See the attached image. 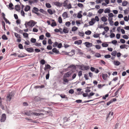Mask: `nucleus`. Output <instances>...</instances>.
I'll return each instance as SVG.
<instances>
[{"label": "nucleus", "instance_id": "1", "mask_svg": "<svg viewBox=\"0 0 129 129\" xmlns=\"http://www.w3.org/2000/svg\"><path fill=\"white\" fill-rule=\"evenodd\" d=\"M39 10L36 7H34L33 8V10H32V12L36 14L39 17H41L42 16V14H41L37 13L39 11Z\"/></svg>", "mask_w": 129, "mask_h": 129}, {"label": "nucleus", "instance_id": "2", "mask_svg": "<svg viewBox=\"0 0 129 129\" xmlns=\"http://www.w3.org/2000/svg\"><path fill=\"white\" fill-rule=\"evenodd\" d=\"M74 73V71L72 70H71L67 73H65L63 75L64 77H68Z\"/></svg>", "mask_w": 129, "mask_h": 129}, {"label": "nucleus", "instance_id": "3", "mask_svg": "<svg viewBox=\"0 0 129 129\" xmlns=\"http://www.w3.org/2000/svg\"><path fill=\"white\" fill-rule=\"evenodd\" d=\"M14 93L13 92H9L8 94L7 98L8 99H9V101H10L12 99V98L14 96Z\"/></svg>", "mask_w": 129, "mask_h": 129}, {"label": "nucleus", "instance_id": "4", "mask_svg": "<svg viewBox=\"0 0 129 129\" xmlns=\"http://www.w3.org/2000/svg\"><path fill=\"white\" fill-rule=\"evenodd\" d=\"M27 24L28 26L32 27L35 25V23L33 20H31L27 23Z\"/></svg>", "mask_w": 129, "mask_h": 129}, {"label": "nucleus", "instance_id": "5", "mask_svg": "<svg viewBox=\"0 0 129 129\" xmlns=\"http://www.w3.org/2000/svg\"><path fill=\"white\" fill-rule=\"evenodd\" d=\"M78 66L80 67V69L82 70H83V69L82 68H84V70H87L89 69V66H85L83 65H78Z\"/></svg>", "mask_w": 129, "mask_h": 129}, {"label": "nucleus", "instance_id": "6", "mask_svg": "<svg viewBox=\"0 0 129 129\" xmlns=\"http://www.w3.org/2000/svg\"><path fill=\"white\" fill-rule=\"evenodd\" d=\"M6 115L5 114H2L1 118V122H4L6 120Z\"/></svg>", "mask_w": 129, "mask_h": 129}, {"label": "nucleus", "instance_id": "7", "mask_svg": "<svg viewBox=\"0 0 129 129\" xmlns=\"http://www.w3.org/2000/svg\"><path fill=\"white\" fill-rule=\"evenodd\" d=\"M25 49L29 52L31 53L34 52V49L32 47L30 48H25Z\"/></svg>", "mask_w": 129, "mask_h": 129}, {"label": "nucleus", "instance_id": "8", "mask_svg": "<svg viewBox=\"0 0 129 129\" xmlns=\"http://www.w3.org/2000/svg\"><path fill=\"white\" fill-rule=\"evenodd\" d=\"M54 4L57 7H61L62 5V3H60L58 2H55L54 3Z\"/></svg>", "mask_w": 129, "mask_h": 129}, {"label": "nucleus", "instance_id": "9", "mask_svg": "<svg viewBox=\"0 0 129 129\" xmlns=\"http://www.w3.org/2000/svg\"><path fill=\"white\" fill-rule=\"evenodd\" d=\"M95 22V19L94 18H92L91 19V21L89 22V25L90 26L92 25Z\"/></svg>", "mask_w": 129, "mask_h": 129}, {"label": "nucleus", "instance_id": "10", "mask_svg": "<svg viewBox=\"0 0 129 129\" xmlns=\"http://www.w3.org/2000/svg\"><path fill=\"white\" fill-rule=\"evenodd\" d=\"M69 28L67 27H64L62 30L63 33H64L65 34L68 33L69 31Z\"/></svg>", "mask_w": 129, "mask_h": 129}, {"label": "nucleus", "instance_id": "11", "mask_svg": "<svg viewBox=\"0 0 129 129\" xmlns=\"http://www.w3.org/2000/svg\"><path fill=\"white\" fill-rule=\"evenodd\" d=\"M52 51L53 52L55 53L56 54H60L59 51L56 48H53L52 49Z\"/></svg>", "mask_w": 129, "mask_h": 129}, {"label": "nucleus", "instance_id": "12", "mask_svg": "<svg viewBox=\"0 0 129 129\" xmlns=\"http://www.w3.org/2000/svg\"><path fill=\"white\" fill-rule=\"evenodd\" d=\"M85 46L87 47L88 48L90 47H91L92 46V44L88 42H86L84 43Z\"/></svg>", "mask_w": 129, "mask_h": 129}, {"label": "nucleus", "instance_id": "13", "mask_svg": "<svg viewBox=\"0 0 129 129\" xmlns=\"http://www.w3.org/2000/svg\"><path fill=\"white\" fill-rule=\"evenodd\" d=\"M32 112L31 111H27L25 113V114L28 116H30L31 115H32Z\"/></svg>", "mask_w": 129, "mask_h": 129}, {"label": "nucleus", "instance_id": "14", "mask_svg": "<svg viewBox=\"0 0 129 129\" xmlns=\"http://www.w3.org/2000/svg\"><path fill=\"white\" fill-rule=\"evenodd\" d=\"M43 114L42 113H37L32 112V115H34L37 116H39L41 115H43Z\"/></svg>", "mask_w": 129, "mask_h": 129}, {"label": "nucleus", "instance_id": "15", "mask_svg": "<svg viewBox=\"0 0 129 129\" xmlns=\"http://www.w3.org/2000/svg\"><path fill=\"white\" fill-rule=\"evenodd\" d=\"M30 8V7L29 5H26L24 9L25 12H27L29 10Z\"/></svg>", "mask_w": 129, "mask_h": 129}, {"label": "nucleus", "instance_id": "16", "mask_svg": "<svg viewBox=\"0 0 129 129\" xmlns=\"http://www.w3.org/2000/svg\"><path fill=\"white\" fill-rule=\"evenodd\" d=\"M51 67L48 64L45 65V67L44 68L45 71H46V70L50 69Z\"/></svg>", "mask_w": 129, "mask_h": 129}, {"label": "nucleus", "instance_id": "17", "mask_svg": "<svg viewBox=\"0 0 129 129\" xmlns=\"http://www.w3.org/2000/svg\"><path fill=\"white\" fill-rule=\"evenodd\" d=\"M82 43V41L81 40H79L75 41L74 42V44L79 45L81 44Z\"/></svg>", "mask_w": 129, "mask_h": 129}, {"label": "nucleus", "instance_id": "18", "mask_svg": "<svg viewBox=\"0 0 129 129\" xmlns=\"http://www.w3.org/2000/svg\"><path fill=\"white\" fill-rule=\"evenodd\" d=\"M113 63L115 65L117 66H119L120 64V62L118 61H114L113 62Z\"/></svg>", "mask_w": 129, "mask_h": 129}, {"label": "nucleus", "instance_id": "19", "mask_svg": "<svg viewBox=\"0 0 129 129\" xmlns=\"http://www.w3.org/2000/svg\"><path fill=\"white\" fill-rule=\"evenodd\" d=\"M112 19H113L112 18H111V19H109V17L108 19V20L109 21L110 24L111 26H112L113 25V22L112 20Z\"/></svg>", "mask_w": 129, "mask_h": 129}, {"label": "nucleus", "instance_id": "20", "mask_svg": "<svg viewBox=\"0 0 129 129\" xmlns=\"http://www.w3.org/2000/svg\"><path fill=\"white\" fill-rule=\"evenodd\" d=\"M44 87V86L43 85L41 86H36L34 87V88L35 89H37L38 88H41Z\"/></svg>", "mask_w": 129, "mask_h": 129}, {"label": "nucleus", "instance_id": "21", "mask_svg": "<svg viewBox=\"0 0 129 129\" xmlns=\"http://www.w3.org/2000/svg\"><path fill=\"white\" fill-rule=\"evenodd\" d=\"M52 21H54V22H52L51 24V26L52 27H54L56 25V22H55V21L54 20L52 19L51 20Z\"/></svg>", "mask_w": 129, "mask_h": 129}, {"label": "nucleus", "instance_id": "22", "mask_svg": "<svg viewBox=\"0 0 129 129\" xmlns=\"http://www.w3.org/2000/svg\"><path fill=\"white\" fill-rule=\"evenodd\" d=\"M128 3L127 1H124L122 3V6H125L127 5Z\"/></svg>", "mask_w": 129, "mask_h": 129}, {"label": "nucleus", "instance_id": "23", "mask_svg": "<svg viewBox=\"0 0 129 129\" xmlns=\"http://www.w3.org/2000/svg\"><path fill=\"white\" fill-rule=\"evenodd\" d=\"M15 8L17 11H18L20 10V7L19 5H16L15 6Z\"/></svg>", "mask_w": 129, "mask_h": 129}, {"label": "nucleus", "instance_id": "24", "mask_svg": "<svg viewBox=\"0 0 129 129\" xmlns=\"http://www.w3.org/2000/svg\"><path fill=\"white\" fill-rule=\"evenodd\" d=\"M75 50H72L70 52H69V53H71V54H68V55H69L70 56H72L73 55H74L75 54Z\"/></svg>", "mask_w": 129, "mask_h": 129}, {"label": "nucleus", "instance_id": "25", "mask_svg": "<svg viewBox=\"0 0 129 129\" xmlns=\"http://www.w3.org/2000/svg\"><path fill=\"white\" fill-rule=\"evenodd\" d=\"M101 20L103 22H105L107 20V18L105 16H103L101 17Z\"/></svg>", "mask_w": 129, "mask_h": 129}, {"label": "nucleus", "instance_id": "26", "mask_svg": "<svg viewBox=\"0 0 129 129\" xmlns=\"http://www.w3.org/2000/svg\"><path fill=\"white\" fill-rule=\"evenodd\" d=\"M62 16L63 17L67 18L68 14L66 12H64L62 14Z\"/></svg>", "mask_w": 129, "mask_h": 129}, {"label": "nucleus", "instance_id": "27", "mask_svg": "<svg viewBox=\"0 0 129 129\" xmlns=\"http://www.w3.org/2000/svg\"><path fill=\"white\" fill-rule=\"evenodd\" d=\"M2 25H3V28H4V29L5 30H6V29L5 28V22L3 21H2Z\"/></svg>", "mask_w": 129, "mask_h": 129}, {"label": "nucleus", "instance_id": "28", "mask_svg": "<svg viewBox=\"0 0 129 129\" xmlns=\"http://www.w3.org/2000/svg\"><path fill=\"white\" fill-rule=\"evenodd\" d=\"M9 7L10 8V10H13L14 9V8L12 7L13 6V5L12 3H11L9 5Z\"/></svg>", "mask_w": 129, "mask_h": 129}, {"label": "nucleus", "instance_id": "29", "mask_svg": "<svg viewBox=\"0 0 129 129\" xmlns=\"http://www.w3.org/2000/svg\"><path fill=\"white\" fill-rule=\"evenodd\" d=\"M14 35L15 37L17 38H21L20 35L16 33H14Z\"/></svg>", "mask_w": 129, "mask_h": 129}, {"label": "nucleus", "instance_id": "30", "mask_svg": "<svg viewBox=\"0 0 129 129\" xmlns=\"http://www.w3.org/2000/svg\"><path fill=\"white\" fill-rule=\"evenodd\" d=\"M128 45H126L125 44H123L121 45H120V49H122L125 48L126 46H127Z\"/></svg>", "mask_w": 129, "mask_h": 129}, {"label": "nucleus", "instance_id": "31", "mask_svg": "<svg viewBox=\"0 0 129 129\" xmlns=\"http://www.w3.org/2000/svg\"><path fill=\"white\" fill-rule=\"evenodd\" d=\"M2 38L4 40H7L8 39V38L5 35H4L2 36Z\"/></svg>", "mask_w": 129, "mask_h": 129}, {"label": "nucleus", "instance_id": "32", "mask_svg": "<svg viewBox=\"0 0 129 129\" xmlns=\"http://www.w3.org/2000/svg\"><path fill=\"white\" fill-rule=\"evenodd\" d=\"M78 29V28L75 26H74L72 28V31H73L76 30Z\"/></svg>", "mask_w": 129, "mask_h": 129}, {"label": "nucleus", "instance_id": "33", "mask_svg": "<svg viewBox=\"0 0 129 129\" xmlns=\"http://www.w3.org/2000/svg\"><path fill=\"white\" fill-rule=\"evenodd\" d=\"M91 31L89 30H88L85 32V34L87 35H89L91 34Z\"/></svg>", "mask_w": 129, "mask_h": 129}, {"label": "nucleus", "instance_id": "34", "mask_svg": "<svg viewBox=\"0 0 129 129\" xmlns=\"http://www.w3.org/2000/svg\"><path fill=\"white\" fill-rule=\"evenodd\" d=\"M110 10L109 9L107 8L104 11V13H110Z\"/></svg>", "mask_w": 129, "mask_h": 129}, {"label": "nucleus", "instance_id": "35", "mask_svg": "<svg viewBox=\"0 0 129 129\" xmlns=\"http://www.w3.org/2000/svg\"><path fill=\"white\" fill-rule=\"evenodd\" d=\"M47 12L50 15H52L53 14L52 11L51 9H48L47 10Z\"/></svg>", "mask_w": 129, "mask_h": 129}, {"label": "nucleus", "instance_id": "36", "mask_svg": "<svg viewBox=\"0 0 129 129\" xmlns=\"http://www.w3.org/2000/svg\"><path fill=\"white\" fill-rule=\"evenodd\" d=\"M71 23L69 21H67L66 22L65 25L68 27H69L71 25Z\"/></svg>", "mask_w": 129, "mask_h": 129}, {"label": "nucleus", "instance_id": "37", "mask_svg": "<svg viewBox=\"0 0 129 129\" xmlns=\"http://www.w3.org/2000/svg\"><path fill=\"white\" fill-rule=\"evenodd\" d=\"M30 41L32 43H35L36 42V39L35 38H31L30 39Z\"/></svg>", "mask_w": 129, "mask_h": 129}, {"label": "nucleus", "instance_id": "38", "mask_svg": "<svg viewBox=\"0 0 129 129\" xmlns=\"http://www.w3.org/2000/svg\"><path fill=\"white\" fill-rule=\"evenodd\" d=\"M100 34H94L93 35V36L94 38H97L99 37V38H100V37L99 35Z\"/></svg>", "mask_w": 129, "mask_h": 129}, {"label": "nucleus", "instance_id": "39", "mask_svg": "<svg viewBox=\"0 0 129 129\" xmlns=\"http://www.w3.org/2000/svg\"><path fill=\"white\" fill-rule=\"evenodd\" d=\"M46 7L48 8H50L51 7V5L49 3H46Z\"/></svg>", "mask_w": 129, "mask_h": 129}, {"label": "nucleus", "instance_id": "40", "mask_svg": "<svg viewBox=\"0 0 129 129\" xmlns=\"http://www.w3.org/2000/svg\"><path fill=\"white\" fill-rule=\"evenodd\" d=\"M63 81L64 82L66 83H68V80L66 78L64 77H63Z\"/></svg>", "mask_w": 129, "mask_h": 129}, {"label": "nucleus", "instance_id": "41", "mask_svg": "<svg viewBox=\"0 0 129 129\" xmlns=\"http://www.w3.org/2000/svg\"><path fill=\"white\" fill-rule=\"evenodd\" d=\"M102 45L103 47H106L108 46V44H107L104 43L102 44Z\"/></svg>", "mask_w": 129, "mask_h": 129}, {"label": "nucleus", "instance_id": "42", "mask_svg": "<svg viewBox=\"0 0 129 129\" xmlns=\"http://www.w3.org/2000/svg\"><path fill=\"white\" fill-rule=\"evenodd\" d=\"M58 21L60 23H61L62 22V20L61 17H59L58 18Z\"/></svg>", "mask_w": 129, "mask_h": 129}, {"label": "nucleus", "instance_id": "43", "mask_svg": "<svg viewBox=\"0 0 129 129\" xmlns=\"http://www.w3.org/2000/svg\"><path fill=\"white\" fill-rule=\"evenodd\" d=\"M116 53H117V51H113L112 52V53H111V54L112 55L114 56H116Z\"/></svg>", "mask_w": 129, "mask_h": 129}, {"label": "nucleus", "instance_id": "44", "mask_svg": "<svg viewBox=\"0 0 129 129\" xmlns=\"http://www.w3.org/2000/svg\"><path fill=\"white\" fill-rule=\"evenodd\" d=\"M78 35L81 36H84V34L83 32H79L78 34Z\"/></svg>", "mask_w": 129, "mask_h": 129}, {"label": "nucleus", "instance_id": "45", "mask_svg": "<svg viewBox=\"0 0 129 129\" xmlns=\"http://www.w3.org/2000/svg\"><path fill=\"white\" fill-rule=\"evenodd\" d=\"M104 11V10L103 9H100L98 11V12L100 14H102V12Z\"/></svg>", "mask_w": 129, "mask_h": 129}, {"label": "nucleus", "instance_id": "46", "mask_svg": "<svg viewBox=\"0 0 129 129\" xmlns=\"http://www.w3.org/2000/svg\"><path fill=\"white\" fill-rule=\"evenodd\" d=\"M104 1L103 0H99L98 1V0H96L95 1V2L97 4H98L99 3H100L101 2H102Z\"/></svg>", "mask_w": 129, "mask_h": 129}, {"label": "nucleus", "instance_id": "47", "mask_svg": "<svg viewBox=\"0 0 129 129\" xmlns=\"http://www.w3.org/2000/svg\"><path fill=\"white\" fill-rule=\"evenodd\" d=\"M52 47L50 45H48L47 46V48L48 50H50L52 49Z\"/></svg>", "mask_w": 129, "mask_h": 129}, {"label": "nucleus", "instance_id": "48", "mask_svg": "<svg viewBox=\"0 0 129 129\" xmlns=\"http://www.w3.org/2000/svg\"><path fill=\"white\" fill-rule=\"evenodd\" d=\"M95 94V93L93 92L90 93L88 95V98L90 97L91 96Z\"/></svg>", "mask_w": 129, "mask_h": 129}, {"label": "nucleus", "instance_id": "49", "mask_svg": "<svg viewBox=\"0 0 129 129\" xmlns=\"http://www.w3.org/2000/svg\"><path fill=\"white\" fill-rule=\"evenodd\" d=\"M40 63L42 65L44 64L45 63V61L44 59H42L40 61Z\"/></svg>", "mask_w": 129, "mask_h": 129}, {"label": "nucleus", "instance_id": "50", "mask_svg": "<svg viewBox=\"0 0 129 129\" xmlns=\"http://www.w3.org/2000/svg\"><path fill=\"white\" fill-rule=\"evenodd\" d=\"M109 94H106L105 95H104L102 97L103 99L104 100H106V98H107Z\"/></svg>", "mask_w": 129, "mask_h": 129}, {"label": "nucleus", "instance_id": "51", "mask_svg": "<svg viewBox=\"0 0 129 129\" xmlns=\"http://www.w3.org/2000/svg\"><path fill=\"white\" fill-rule=\"evenodd\" d=\"M23 36L25 38H27L28 36V34L26 33H24L23 34Z\"/></svg>", "mask_w": 129, "mask_h": 129}, {"label": "nucleus", "instance_id": "52", "mask_svg": "<svg viewBox=\"0 0 129 129\" xmlns=\"http://www.w3.org/2000/svg\"><path fill=\"white\" fill-rule=\"evenodd\" d=\"M48 73L46 75V79H49V71H48Z\"/></svg>", "mask_w": 129, "mask_h": 129}, {"label": "nucleus", "instance_id": "53", "mask_svg": "<svg viewBox=\"0 0 129 129\" xmlns=\"http://www.w3.org/2000/svg\"><path fill=\"white\" fill-rule=\"evenodd\" d=\"M104 29L107 32L109 30V28L108 26H106L104 27Z\"/></svg>", "mask_w": 129, "mask_h": 129}, {"label": "nucleus", "instance_id": "54", "mask_svg": "<svg viewBox=\"0 0 129 129\" xmlns=\"http://www.w3.org/2000/svg\"><path fill=\"white\" fill-rule=\"evenodd\" d=\"M18 47L20 49H23V48L22 45L21 44H19L18 45Z\"/></svg>", "mask_w": 129, "mask_h": 129}, {"label": "nucleus", "instance_id": "55", "mask_svg": "<svg viewBox=\"0 0 129 129\" xmlns=\"http://www.w3.org/2000/svg\"><path fill=\"white\" fill-rule=\"evenodd\" d=\"M35 45L37 47H40L41 46V43H36L35 44Z\"/></svg>", "mask_w": 129, "mask_h": 129}, {"label": "nucleus", "instance_id": "56", "mask_svg": "<svg viewBox=\"0 0 129 129\" xmlns=\"http://www.w3.org/2000/svg\"><path fill=\"white\" fill-rule=\"evenodd\" d=\"M82 16L81 14L80 13H78L77 16V17L78 18H81L82 17Z\"/></svg>", "mask_w": 129, "mask_h": 129}, {"label": "nucleus", "instance_id": "57", "mask_svg": "<svg viewBox=\"0 0 129 129\" xmlns=\"http://www.w3.org/2000/svg\"><path fill=\"white\" fill-rule=\"evenodd\" d=\"M59 95L62 98H64L66 97V95L64 94H61Z\"/></svg>", "mask_w": 129, "mask_h": 129}, {"label": "nucleus", "instance_id": "58", "mask_svg": "<svg viewBox=\"0 0 129 129\" xmlns=\"http://www.w3.org/2000/svg\"><path fill=\"white\" fill-rule=\"evenodd\" d=\"M21 15L23 17H25V13L23 10L21 11Z\"/></svg>", "mask_w": 129, "mask_h": 129}, {"label": "nucleus", "instance_id": "59", "mask_svg": "<svg viewBox=\"0 0 129 129\" xmlns=\"http://www.w3.org/2000/svg\"><path fill=\"white\" fill-rule=\"evenodd\" d=\"M115 35L114 33H112L110 35V37L111 38H113L115 37Z\"/></svg>", "mask_w": 129, "mask_h": 129}, {"label": "nucleus", "instance_id": "60", "mask_svg": "<svg viewBox=\"0 0 129 129\" xmlns=\"http://www.w3.org/2000/svg\"><path fill=\"white\" fill-rule=\"evenodd\" d=\"M95 48L97 49H99L101 48V46L98 45H95Z\"/></svg>", "mask_w": 129, "mask_h": 129}, {"label": "nucleus", "instance_id": "61", "mask_svg": "<svg viewBox=\"0 0 129 129\" xmlns=\"http://www.w3.org/2000/svg\"><path fill=\"white\" fill-rule=\"evenodd\" d=\"M58 45V43L57 42H55L54 43L53 46V47H56L57 46V45Z\"/></svg>", "mask_w": 129, "mask_h": 129}, {"label": "nucleus", "instance_id": "62", "mask_svg": "<svg viewBox=\"0 0 129 129\" xmlns=\"http://www.w3.org/2000/svg\"><path fill=\"white\" fill-rule=\"evenodd\" d=\"M74 92V90L73 89H71L69 91V93L71 94H73Z\"/></svg>", "mask_w": 129, "mask_h": 129}, {"label": "nucleus", "instance_id": "63", "mask_svg": "<svg viewBox=\"0 0 129 129\" xmlns=\"http://www.w3.org/2000/svg\"><path fill=\"white\" fill-rule=\"evenodd\" d=\"M77 6L80 8H82L83 6V5L82 4L80 3L78 4Z\"/></svg>", "mask_w": 129, "mask_h": 129}, {"label": "nucleus", "instance_id": "64", "mask_svg": "<svg viewBox=\"0 0 129 129\" xmlns=\"http://www.w3.org/2000/svg\"><path fill=\"white\" fill-rule=\"evenodd\" d=\"M48 43L49 45H51L53 43V42L51 41V39H49L48 41Z\"/></svg>", "mask_w": 129, "mask_h": 129}]
</instances>
